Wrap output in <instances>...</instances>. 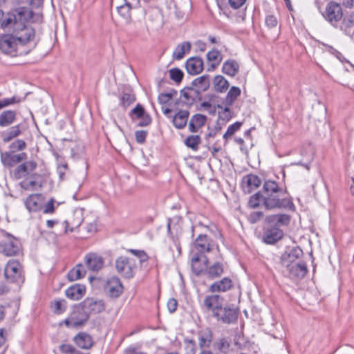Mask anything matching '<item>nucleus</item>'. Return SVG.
Instances as JSON below:
<instances>
[{
  "instance_id": "nucleus-8",
  "label": "nucleus",
  "mask_w": 354,
  "mask_h": 354,
  "mask_svg": "<svg viewBox=\"0 0 354 354\" xmlns=\"http://www.w3.org/2000/svg\"><path fill=\"white\" fill-rule=\"evenodd\" d=\"M303 255V251L299 247L287 248L280 257V265L282 268L290 267L292 264L297 263Z\"/></svg>"
},
{
  "instance_id": "nucleus-24",
  "label": "nucleus",
  "mask_w": 354,
  "mask_h": 354,
  "mask_svg": "<svg viewBox=\"0 0 354 354\" xmlns=\"http://www.w3.org/2000/svg\"><path fill=\"white\" fill-rule=\"evenodd\" d=\"M223 273L224 265L220 262H215L212 265H207L204 275L207 279L214 280L221 277Z\"/></svg>"
},
{
  "instance_id": "nucleus-10",
  "label": "nucleus",
  "mask_w": 354,
  "mask_h": 354,
  "mask_svg": "<svg viewBox=\"0 0 354 354\" xmlns=\"http://www.w3.org/2000/svg\"><path fill=\"white\" fill-rule=\"evenodd\" d=\"M223 297L218 294L212 293L205 297L202 308L213 315L222 305Z\"/></svg>"
},
{
  "instance_id": "nucleus-47",
  "label": "nucleus",
  "mask_w": 354,
  "mask_h": 354,
  "mask_svg": "<svg viewBox=\"0 0 354 354\" xmlns=\"http://www.w3.org/2000/svg\"><path fill=\"white\" fill-rule=\"evenodd\" d=\"M201 137L198 135H192L189 136L185 140V145L188 147L192 149L194 151H197L198 149V145L201 143Z\"/></svg>"
},
{
  "instance_id": "nucleus-28",
  "label": "nucleus",
  "mask_w": 354,
  "mask_h": 354,
  "mask_svg": "<svg viewBox=\"0 0 354 354\" xmlns=\"http://www.w3.org/2000/svg\"><path fill=\"white\" fill-rule=\"evenodd\" d=\"M286 189L279 187L277 182L270 180L264 182L261 191L263 196L270 194H286Z\"/></svg>"
},
{
  "instance_id": "nucleus-34",
  "label": "nucleus",
  "mask_w": 354,
  "mask_h": 354,
  "mask_svg": "<svg viewBox=\"0 0 354 354\" xmlns=\"http://www.w3.org/2000/svg\"><path fill=\"white\" fill-rule=\"evenodd\" d=\"M21 133V124L12 126L1 133V138L4 142H8L17 138Z\"/></svg>"
},
{
  "instance_id": "nucleus-52",
  "label": "nucleus",
  "mask_w": 354,
  "mask_h": 354,
  "mask_svg": "<svg viewBox=\"0 0 354 354\" xmlns=\"http://www.w3.org/2000/svg\"><path fill=\"white\" fill-rule=\"evenodd\" d=\"M136 100V97L133 94L129 93H124L122 94L120 98V104L127 108L130 104L133 103Z\"/></svg>"
},
{
  "instance_id": "nucleus-15",
  "label": "nucleus",
  "mask_w": 354,
  "mask_h": 354,
  "mask_svg": "<svg viewBox=\"0 0 354 354\" xmlns=\"http://www.w3.org/2000/svg\"><path fill=\"white\" fill-rule=\"evenodd\" d=\"M26 159L27 154L25 152L15 154L12 151H9L1 153V160L3 165L8 167H12Z\"/></svg>"
},
{
  "instance_id": "nucleus-14",
  "label": "nucleus",
  "mask_w": 354,
  "mask_h": 354,
  "mask_svg": "<svg viewBox=\"0 0 354 354\" xmlns=\"http://www.w3.org/2000/svg\"><path fill=\"white\" fill-rule=\"evenodd\" d=\"M4 275L11 282L17 281L21 277V266L19 261H9L5 266Z\"/></svg>"
},
{
  "instance_id": "nucleus-3",
  "label": "nucleus",
  "mask_w": 354,
  "mask_h": 354,
  "mask_svg": "<svg viewBox=\"0 0 354 354\" xmlns=\"http://www.w3.org/2000/svg\"><path fill=\"white\" fill-rule=\"evenodd\" d=\"M318 9L323 18L332 26L338 28L343 18V10L340 3L334 1L328 2L324 9Z\"/></svg>"
},
{
  "instance_id": "nucleus-39",
  "label": "nucleus",
  "mask_w": 354,
  "mask_h": 354,
  "mask_svg": "<svg viewBox=\"0 0 354 354\" xmlns=\"http://www.w3.org/2000/svg\"><path fill=\"white\" fill-rule=\"evenodd\" d=\"M214 88L216 92L225 93L230 86L229 82L222 75H216L213 80Z\"/></svg>"
},
{
  "instance_id": "nucleus-43",
  "label": "nucleus",
  "mask_w": 354,
  "mask_h": 354,
  "mask_svg": "<svg viewBox=\"0 0 354 354\" xmlns=\"http://www.w3.org/2000/svg\"><path fill=\"white\" fill-rule=\"evenodd\" d=\"M86 274V270L82 264H77L68 273V278L73 281L83 278Z\"/></svg>"
},
{
  "instance_id": "nucleus-38",
  "label": "nucleus",
  "mask_w": 354,
  "mask_h": 354,
  "mask_svg": "<svg viewBox=\"0 0 354 354\" xmlns=\"http://www.w3.org/2000/svg\"><path fill=\"white\" fill-rule=\"evenodd\" d=\"M338 28L345 34L350 35L351 30L354 28V13H351L342 18Z\"/></svg>"
},
{
  "instance_id": "nucleus-60",
  "label": "nucleus",
  "mask_w": 354,
  "mask_h": 354,
  "mask_svg": "<svg viewBox=\"0 0 354 354\" xmlns=\"http://www.w3.org/2000/svg\"><path fill=\"white\" fill-rule=\"evenodd\" d=\"M16 2L18 4H28L31 8L29 10L33 12L32 9L39 8L43 3V0H16ZM27 8L28 9V8Z\"/></svg>"
},
{
  "instance_id": "nucleus-19",
  "label": "nucleus",
  "mask_w": 354,
  "mask_h": 354,
  "mask_svg": "<svg viewBox=\"0 0 354 354\" xmlns=\"http://www.w3.org/2000/svg\"><path fill=\"white\" fill-rule=\"evenodd\" d=\"M232 286L233 283L232 279L229 277H224L211 284L208 288V291L211 293L218 294L230 290Z\"/></svg>"
},
{
  "instance_id": "nucleus-4",
  "label": "nucleus",
  "mask_w": 354,
  "mask_h": 354,
  "mask_svg": "<svg viewBox=\"0 0 354 354\" xmlns=\"http://www.w3.org/2000/svg\"><path fill=\"white\" fill-rule=\"evenodd\" d=\"M89 317L82 304L80 303L73 307V311L63 323L68 328H79L87 322Z\"/></svg>"
},
{
  "instance_id": "nucleus-63",
  "label": "nucleus",
  "mask_w": 354,
  "mask_h": 354,
  "mask_svg": "<svg viewBox=\"0 0 354 354\" xmlns=\"http://www.w3.org/2000/svg\"><path fill=\"white\" fill-rule=\"evenodd\" d=\"M265 23L268 28H272L277 27L278 24V21L274 15H268L266 17Z\"/></svg>"
},
{
  "instance_id": "nucleus-1",
  "label": "nucleus",
  "mask_w": 354,
  "mask_h": 354,
  "mask_svg": "<svg viewBox=\"0 0 354 354\" xmlns=\"http://www.w3.org/2000/svg\"><path fill=\"white\" fill-rule=\"evenodd\" d=\"M12 32L15 35L7 34L0 37V50L12 57L27 54L28 50H24L23 48L35 38V29L25 24L21 30Z\"/></svg>"
},
{
  "instance_id": "nucleus-29",
  "label": "nucleus",
  "mask_w": 354,
  "mask_h": 354,
  "mask_svg": "<svg viewBox=\"0 0 354 354\" xmlns=\"http://www.w3.org/2000/svg\"><path fill=\"white\" fill-rule=\"evenodd\" d=\"M213 339L212 331L210 328H206L198 333V344L201 350H206L209 348Z\"/></svg>"
},
{
  "instance_id": "nucleus-35",
  "label": "nucleus",
  "mask_w": 354,
  "mask_h": 354,
  "mask_svg": "<svg viewBox=\"0 0 354 354\" xmlns=\"http://www.w3.org/2000/svg\"><path fill=\"white\" fill-rule=\"evenodd\" d=\"M239 71V65L238 62L234 59H228L225 61L222 67L223 73L230 76H235Z\"/></svg>"
},
{
  "instance_id": "nucleus-49",
  "label": "nucleus",
  "mask_w": 354,
  "mask_h": 354,
  "mask_svg": "<svg viewBox=\"0 0 354 354\" xmlns=\"http://www.w3.org/2000/svg\"><path fill=\"white\" fill-rule=\"evenodd\" d=\"M169 77L171 80L175 82L176 84H179L182 82L184 73L183 71L178 68H173L169 71Z\"/></svg>"
},
{
  "instance_id": "nucleus-26",
  "label": "nucleus",
  "mask_w": 354,
  "mask_h": 354,
  "mask_svg": "<svg viewBox=\"0 0 354 354\" xmlns=\"http://www.w3.org/2000/svg\"><path fill=\"white\" fill-rule=\"evenodd\" d=\"M83 221L82 214L80 210H75L73 214L66 221L64 224L65 225V232H73L78 227Z\"/></svg>"
},
{
  "instance_id": "nucleus-9",
  "label": "nucleus",
  "mask_w": 354,
  "mask_h": 354,
  "mask_svg": "<svg viewBox=\"0 0 354 354\" xmlns=\"http://www.w3.org/2000/svg\"><path fill=\"white\" fill-rule=\"evenodd\" d=\"M212 316L224 324H231L236 320L238 313L234 308L230 306L223 307L222 305Z\"/></svg>"
},
{
  "instance_id": "nucleus-64",
  "label": "nucleus",
  "mask_w": 354,
  "mask_h": 354,
  "mask_svg": "<svg viewBox=\"0 0 354 354\" xmlns=\"http://www.w3.org/2000/svg\"><path fill=\"white\" fill-rule=\"evenodd\" d=\"M207 59L209 62H217L219 59L221 60V53L217 50H212L207 53Z\"/></svg>"
},
{
  "instance_id": "nucleus-57",
  "label": "nucleus",
  "mask_w": 354,
  "mask_h": 354,
  "mask_svg": "<svg viewBox=\"0 0 354 354\" xmlns=\"http://www.w3.org/2000/svg\"><path fill=\"white\" fill-rule=\"evenodd\" d=\"M242 125V122H236L235 123L230 125L226 131V132L223 135V138L225 140H227L230 137H231L234 133L238 131Z\"/></svg>"
},
{
  "instance_id": "nucleus-42",
  "label": "nucleus",
  "mask_w": 354,
  "mask_h": 354,
  "mask_svg": "<svg viewBox=\"0 0 354 354\" xmlns=\"http://www.w3.org/2000/svg\"><path fill=\"white\" fill-rule=\"evenodd\" d=\"M183 218L180 216H174L168 219L167 230L169 233H171L172 230L178 234L182 230Z\"/></svg>"
},
{
  "instance_id": "nucleus-55",
  "label": "nucleus",
  "mask_w": 354,
  "mask_h": 354,
  "mask_svg": "<svg viewBox=\"0 0 354 354\" xmlns=\"http://www.w3.org/2000/svg\"><path fill=\"white\" fill-rule=\"evenodd\" d=\"M53 308L55 313L62 314L66 310V301L64 299L55 301Z\"/></svg>"
},
{
  "instance_id": "nucleus-54",
  "label": "nucleus",
  "mask_w": 354,
  "mask_h": 354,
  "mask_svg": "<svg viewBox=\"0 0 354 354\" xmlns=\"http://www.w3.org/2000/svg\"><path fill=\"white\" fill-rule=\"evenodd\" d=\"M145 113L146 111L144 107L141 104H138L136 107L131 111L129 116L133 120H134L136 119H138Z\"/></svg>"
},
{
  "instance_id": "nucleus-13",
  "label": "nucleus",
  "mask_w": 354,
  "mask_h": 354,
  "mask_svg": "<svg viewBox=\"0 0 354 354\" xmlns=\"http://www.w3.org/2000/svg\"><path fill=\"white\" fill-rule=\"evenodd\" d=\"M283 269V272H286L288 276L292 279H302L308 272L306 264L301 261H298L290 267H285Z\"/></svg>"
},
{
  "instance_id": "nucleus-6",
  "label": "nucleus",
  "mask_w": 354,
  "mask_h": 354,
  "mask_svg": "<svg viewBox=\"0 0 354 354\" xmlns=\"http://www.w3.org/2000/svg\"><path fill=\"white\" fill-rule=\"evenodd\" d=\"M293 206V203L286 194H270L263 196V207L267 210L287 208Z\"/></svg>"
},
{
  "instance_id": "nucleus-62",
  "label": "nucleus",
  "mask_w": 354,
  "mask_h": 354,
  "mask_svg": "<svg viewBox=\"0 0 354 354\" xmlns=\"http://www.w3.org/2000/svg\"><path fill=\"white\" fill-rule=\"evenodd\" d=\"M263 216V214L261 212H252L249 214L248 220L250 223L254 224L259 222Z\"/></svg>"
},
{
  "instance_id": "nucleus-12",
  "label": "nucleus",
  "mask_w": 354,
  "mask_h": 354,
  "mask_svg": "<svg viewBox=\"0 0 354 354\" xmlns=\"http://www.w3.org/2000/svg\"><path fill=\"white\" fill-rule=\"evenodd\" d=\"M212 240L206 234H199L194 242L195 254L204 256L205 253L210 252L212 250Z\"/></svg>"
},
{
  "instance_id": "nucleus-44",
  "label": "nucleus",
  "mask_w": 354,
  "mask_h": 354,
  "mask_svg": "<svg viewBox=\"0 0 354 354\" xmlns=\"http://www.w3.org/2000/svg\"><path fill=\"white\" fill-rule=\"evenodd\" d=\"M240 95L241 89L237 86H232L225 98L224 105L232 106Z\"/></svg>"
},
{
  "instance_id": "nucleus-45",
  "label": "nucleus",
  "mask_w": 354,
  "mask_h": 354,
  "mask_svg": "<svg viewBox=\"0 0 354 354\" xmlns=\"http://www.w3.org/2000/svg\"><path fill=\"white\" fill-rule=\"evenodd\" d=\"M230 347L229 341L225 338H221L213 343V348L222 353H228Z\"/></svg>"
},
{
  "instance_id": "nucleus-32",
  "label": "nucleus",
  "mask_w": 354,
  "mask_h": 354,
  "mask_svg": "<svg viewBox=\"0 0 354 354\" xmlns=\"http://www.w3.org/2000/svg\"><path fill=\"white\" fill-rule=\"evenodd\" d=\"M17 112L12 110H5L0 113V127L6 128L15 122Z\"/></svg>"
},
{
  "instance_id": "nucleus-37",
  "label": "nucleus",
  "mask_w": 354,
  "mask_h": 354,
  "mask_svg": "<svg viewBox=\"0 0 354 354\" xmlns=\"http://www.w3.org/2000/svg\"><path fill=\"white\" fill-rule=\"evenodd\" d=\"M192 86L198 89L200 93L206 91L210 86V77L208 75H204L196 78L192 82Z\"/></svg>"
},
{
  "instance_id": "nucleus-16",
  "label": "nucleus",
  "mask_w": 354,
  "mask_h": 354,
  "mask_svg": "<svg viewBox=\"0 0 354 354\" xmlns=\"http://www.w3.org/2000/svg\"><path fill=\"white\" fill-rule=\"evenodd\" d=\"M44 196L41 194H30L25 201V206L30 212H36L42 209Z\"/></svg>"
},
{
  "instance_id": "nucleus-31",
  "label": "nucleus",
  "mask_w": 354,
  "mask_h": 354,
  "mask_svg": "<svg viewBox=\"0 0 354 354\" xmlns=\"http://www.w3.org/2000/svg\"><path fill=\"white\" fill-rule=\"evenodd\" d=\"M189 115V111L180 110L173 117L172 122L174 126L178 129H182L185 127Z\"/></svg>"
},
{
  "instance_id": "nucleus-40",
  "label": "nucleus",
  "mask_w": 354,
  "mask_h": 354,
  "mask_svg": "<svg viewBox=\"0 0 354 354\" xmlns=\"http://www.w3.org/2000/svg\"><path fill=\"white\" fill-rule=\"evenodd\" d=\"M216 97L212 95L209 98V101L203 102L201 104L200 110L207 111L209 114H214L216 109H222V105L215 103Z\"/></svg>"
},
{
  "instance_id": "nucleus-23",
  "label": "nucleus",
  "mask_w": 354,
  "mask_h": 354,
  "mask_svg": "<svg viewBox=\"0 0 354 354\" xmlns=\"http://www.w3.org/2000/svg\"><path fill=\"white\" fill-rule=\"evenodd\" d=\"M109 295L112 298H118L123 291V286L118 277H114L110 279L107 283Z\"/></svg>"
},
{
  "instance_id": "nucleus-50",
  "label": "nucleus",
  "mask_w": 354,
  "mask_h": 354,
  "mask_svg": "<svg viewBox=\"0 0 354 354\" xmlns=\"http://www.w3.org/2000/svg\"><path fill=\"white\" fill-rule=\"evenodd\" d=\"M21 99L17 96L0 100V110L9 106L21 102Z\"/></svg>"
},
{
  "instance_id": "nucleus-25",
  "label": "nucleus",
  "mask_w": 354,
  "mask_h": 354,
  "mask_svg": "<svg viewBox=\"0 0 354 354\" xmlns=\"http://www.w3.org/2000/svg\"><path fill=\"white\" fill-rule=\"evenodd\" d=\"M283 236L281 230L277 227H271L268 228L263 234V239L268 244H274L280 240Z\"/></svg>"
},
{
  "instance_id": "nucleus-20",
  "label": "nucleus",
  "mask_w": 354,
  "mask_h": 354,
  "mask_svg": "<svg viewBox=\"0 0 354 354\" xmlns=\"http://www.w3.org/2000/svg\"><path fill=\"white\" fill-rule=\"evenodd\" d=\"M85 263L88 268L93 272H97L104 266L103 258L96 253H89L85 256Z\"/></svg>"
},
{
  "instance_id": "nucleus-41",
  "label": "nucleus",
  "mask_w": 354,
  "mask_h": 354,
  "mask_svg": "<svg viewBox=\"0 0 354 354\" xmlns=\"http://www.w3.org/2000/svg\"><path fill=\"white\" fill-rule=\"evenodd\" d=\"M191 46L189 41H185L178 44L173 53V57L177 60L183 59L185 54L190 51Z\"/></svg>"
},
{
  "instance_id": "nucleus-56",
  "label": "nucleus",
  "mask_w": 354,
  "mask_h": 354,
  "mask_svg": "<svg viewBox=\"0 0 354 354\" xmlns=\"http://www.w3.org/2000/svg\"><path fill=\"white\" fill-rule=\"evenodd\" d=\"M142 6L144 8V12L147 14L149 9L158 8L159 0H140Z\"/></svg>"
},
{
  "instance_id": "nucleus-5",
  "label": "nucleus",
  "mask_w": 354,
  "mask_h": 354,
  "mask_svg": "<svg viewBox=\"0 0 354 354\" xmlns=\"http://www.w3.org/2000/svg\"><path fill=\"white\" fill-rule=\"evenodd\" d=\"M115 268L120 276L129 279L135 276L137 266L134 259L120 256L115 260Z\"/></svg>"
},
{
  "instance_id": "nucleus-11",
  "label": "nucleus",
  "mask_w": 354,
  "mask_h": 354,
  "mask_svg": "<svg viewBox=\"0 0 354 354\" xmlns=\"http://www.w3.org/2000/svg\"><path fill=\"white\" fill-rule=\"evenodd\" d=\"M88 314H98L105 310L104 301L93 297L86 298L81 302Z\"/></svg>"
},
{
  "instance_id": "nucleus-58",
  "label": "nucleus",
  "mask_w": 354,
  "mask_h": 354,
  "mask_svg": "<svg viewBox=\"0 0 354 354\" xmlns=\"http://www.w3.org/2000/svg\"><path fill=\"white\" fill-rule=\"evenodd\" d=\"M9 148L12 152L22 151L26 148V143L24 140L17 139L10 145Z\"/></svg>"
},
{
  "instance_id": "nucleus-59",
  "label": "nucleus",
  "mask_w": 354,
  "mask_h": 354,
  "mask_svg": "<svg viewBox=\"0 0 354 354\" xmlns=\"http://www.w3.org/2000/svg\"><path fill=\"white\" fill-rule=\"evenodd\" d=\"M28 174L29 172L28 171L27 167L24 162L17 167L14 172V176L17 179H20Z\"/></svg>"
},
{
  "instance_id": "nucleus-30",
  "label": "nucleus",
  "mask_w": 354,
  "mask_h": 354,
  "mask_svg": "<svg viewBox=\"0 0 354 354\" xmlns=\"http://www.w3.org/2000/svg\"><path fill=\"white\" fill-rule=\"evenodd\" d=\"M77 346L82 349H89L93 346V339L90 335L84 332H80L73 338Z\"/></svg>"
},
{
  "instance_id": "nucleus-46",
  "label": "nucleus",
  "mask_w": 354,
  "mask_h": 354,
  "mask_svg": "<svg viewBox=\"0 0 354 354\" xmlns=\"http://www.w3.org/2000/svg\"><path fill=\"white\" fill-rule=\"evenodd\" d=\"M134 8L132 7L131 3H124L120 6H118V12L119 15L122 17L127 22H130L131 20V10Z\"/></svg>"
},
{
  "instance_id": "nucleus-27",
  "label": "nucleus",
  "mask_w": 354,
  "mask_h": 354,
  "mask_svg": "<svg viewBox=\"0 0 354 354\" xmlns=\"http://www.w3.org/2000/svg\"><path fill=\"white\" fill-rule=\"evenodd\" d=\"M266 221L271 227H279L288 225L290 221V216L288 214H273L266 216Z\"/></svg>"
},
{
  "instance_id": "nucleus-33",
  "label": "nucleus",
  "mask_w": 354,
  "mask_h": 354,
  "mask_svg": "<svg viewBox=\"0 0 354 354\" xmlns=\"http://www.w3.org/2000/svg\"><path fill=\"white\" fill-rule=\"evenodd\" d=\"M206 120L207 117L204 115L199 113L194 115L189 122V130L193 133L197 132L205 124Z\"/></svg>"
},
{
  "instance_id": "nucleus-36",
  "label": "nucleus",
  "mask_w": 354,
  "mask_h": 354,
  "mask_svg": "<svg viewBox=\"0 0 354 354\" xmlns=\"http://www.w3.org/2000/svg\"><path fill=\"white\" fill-rule=\"evenodd\" d=\"M85 288L80 285L72 286L66 290V296L72 300H79L84 295Z\"/></svg>"
},
{
  "instance_id": "nucleus-51",
  "label": "nucleus",
  "mask_w": 354,
  "mask_h": 354,
  "mask_svg": "<svg viewBox=\"0 0 354 354\" xmlns=\"http://www.w3.org/2000/svg\"><path fill=\"white\" fill-rule=\"evenodd\" d=\"M185 354H195L196 352V344L192 339L185 338L184 339Z\"/></svg>"
},
{
  "instance_id": "nucleus-22",
  "label": "nucleus",
  "mask_w": 354,
  "mask_h": 354,
  "mask_svg": "<svg viewBox=\"0 0 354 354\" xmlns=\"http://www.w3.org/2000/svg\"><path fill=\"white\" fill-rule=\"evenodd\" d=\"M181 97L183 102L187 104H192L194 102L201 100V93L198 89L193 87H187L181 90Z\"/></svg>"
},
{
  "instance_id": "nucleus-7",
  "label": "nucleus",
  "mask_w": 354,
  "mask_h": 354,
  "mask_svg": "<svg viewBox=\"0 0 354 354\" xmlns=\"http://www.w3.org/2000/svg\"><path fill=\"white\" fill-rule=\"evenodd\" d=\"M20 251V243L12 236L9 235L0 242V252L7 257L16 256Z\"/></svg>"
},
{
  "instance_id": "nucleus-48",
  "label": "nucleus",
  "mask_w": 354,
  "mask_h": 354,
  "mask_svg": "<svg viewBox=\"0 0 354 354\" xmlns=\"http://www.w3.org/2000/svg\"><path fill=\"white\" fill-rule=\"evenodd\" d=\"M261 204L263 206V195L261 192H259L250 196L248 201L250 207L254 209L259 207Z\"/></svg>"
},
{
  "instance_id": "nucleus-2",
  "label": "nucleus",
  "mask_w": 354,
  "mask_h": 354,
  "mask_svg": "<svg viewBox=\"0 0 354 354\" xmlns=\"http://www.w3.org/2000/svg\"><path fill=\"white\" fill-rule=\"evenodd\" d=\"M42 16L35 15L26 7H19L6 15L0 10V27L8 31H19L25 27V24L32 20V22L41 21Z\"/></svg>"
},
{
  "instance_id": "nucleus-17",
  "label": "nucleus",
  "mask_w": 354,
  "mask_h": 354,
  "mask_svg": "<svg viewBox=\"0 0 354 354\" xmlns=\"http://www.w3.org/2000/svg\"><path fill=\"white\" fill-rule=\"evenodd\" d=\"M191 261L193 272L196 276L204 275L206 266L209 263L208 258L205 255L201 256L199 254H194Z\"/></svg>"
},
{
  "instance_id": "nucleus-53",
  "label": "nucleus",
  "mask_w": 354,
  "mask_h": 354,
  "mask_svg": "<svg viewBox=\"0 0 354 354\" xmlns=\"http://www.w3.org/2000/svg\"><path fill=\"white\" fill-rule=\"evenodd\" d=\"M231 106L225 105L222 110L218 112V118L221 120L227 122L232 118V111L230 109Z\"/></svg>"
},
{
  "instance_id": "nucleus-61",
  "label": "nucleus",
  "mask_w": 354,
  "mask_h": 354,
  "mask_svg": "<svg viewBox=\"0 0 354 354\" xmlns=\"http://www.w3.org/2000/svg\"><path fill=\"white\" fill-rule=\"evenodd\" d=\"M176 94L177 91L174 89H172L169 93H161L158 96V101L160 104H167L169 101H170L172 99L173 96Z\"/></svg>"
},
{
  "instance_id": "nucleus-18",
  "label": "nucleus",
  "mask_w": 354,
  "mask_h": 354,
  "mask_svg": "<svg viewBox=\"0 0 354 354\" xmlns=\"http://www.w3.org/2000/svg\"><path fill=\"white\" fill-rule=\"evenodd\" d=\"M261 184V178L254 174L245 176L242 180V188L245 193L250 194Z\"/></svg>"
},
{
  "instance_id": "nucleus-21",
  "label": "nucleus",
  "mask_w": 354,
  "mask_h": 354,
  "mask_svg": "<svg viewBox=\"0 0 354 354\" xmlns=\"http://www.w3.org/2000/svg\"><path fill=\"white\" fill-rule=\"evenodd\" d=\"M185 68L189 74L197 75L203 70V61L198 57H190L185 63Z\"/></svg>"
}]
</instances>
